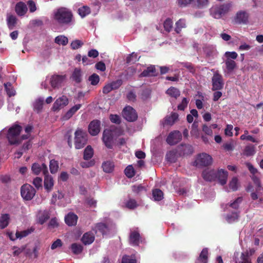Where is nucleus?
Here are the masks:
<instances>
[{
	"label": "nucleus",
	"instance_id": "obj_59",
	"mask_svg": "<svg viewBox=\"0 0 263 263\" xmlns=\"http://www.w3.org/2000/svg\"><path fill=\"white\" fill-rule=\"evenodd\" d=\"M138 204L137 202L134 199H129L125 203V206L126 208L129 209H134L137 206Z\"/></svg>",
	"mask_w": 263,
	"mask_h": 263
},
{
	"label": "nucleus",
	"instance_id": "obj_44",
	"mask_svg": "<svg viewBox=\"0 0 263 263\" xmlns=\"http://www.w3.org/2000/svg\"><path fill=\"white\" fill-rule=\"evenodd\" d=\"M59 163L57 161L52 159L50 161L49 168L51 173L54 174L59 169Z\"/></svg>",
	"mask_w": 263,
	"mask_h": 263
},
{
	"label": "nucleus",
	"instance_id": "obj_58",
	"mask_svg": "<svg viewBox=\"0 0 263 263\" xmlns=\"http://www.w3.org/2000/svg\"><path fill=\"white\" fill-rule=\"evenodd\" d=\"M83 45V42L82 41L76 40L71 42L70 46L72 49L76 50L82 47Z\"/></svg>",
	"mask_w": 263,
	"mask_h": 263
},
{
	"label": "nucleus",
	"instance_id": "obj_47",
	"mask_svg": "<svg viewBox=\"0 0 263 263\" xmlns=\"http://www.w3.org/2000/svg\"><path fill=\"white\" fill-rule=\"evenodd\" d=\"M242 201V197H239L237 198L234 201L229 203L228 206L231 207L234 209H237L239 208L240 204Z\"/></svg>",
	"mask_w": 263,
	"mask_h": 263
},
{
	"label": "nucleus",
	"instance_id": "obj_63",
	"mask_svg": "<svg viewBox=\"0 0 263 263\" xmlns=\"http://www.w3.org/2000/svg\"><path fill=\"white\" fill-rule=\"evenodd\" d=\"M85 203L90 208H96L97 201L92 198H87L85 201Z\"/></svg>",
	"mask_w": 263,
	"mask_h": 263
},
{
	"label": "nucleus",
	"instance_id": "obj_12",
	"mask_svg": "<svg viewBox=\"0 0 263 263\" xmlns=\"http://www.w3.org/2000/svg\"><path fill=\"white\" fill-rule=\"evenodd\" d=\"M216 179L218 180L219 183L221 185H224L227 181L228 173L227 171L223 169H219L216 172Z\"/></svg>",
	"mask_w": 263,
	"mask_h": 263
},
{
	"label": "nucleus",
	"instance_id": "obj_8",
	"mask_svg": "<svg viewBox=\"0 0 263 263\" xmlns=\"http://www.w3.org/2000/svg\"><path fill=\"white\" fill-rule=\"evenodd\" d=\"M35 190L29 184H25L21 188L22 197L26 200H30L35 194Z\"/></svg>",
	"mask_w": 263,
	"mask_h": 263
},
{
	"label": "nucleus",
	"instance_id": "obj_53",
	"mask_svg": "<svg viewBox=\"0 0 263 263\" xmlns=\"http://www.w3.org/2000/svg\"><path fill=\"white\" fill-rule=\"evenodd\" d=\"M124 172L125 174L128 178H132L135 175L134 169L131 165L127 166Z\"/></svg>",
	"mask_w": 263,
	"mask_h": 263
},
{
	"label": "nucleus",
	"instance_id": "obj_35",
	"mask_svg": "<svg viewBox=\"0 0 263 263\" xmlns=\"http://www.w3.org/2000/svg\"><path fill=\"white\" fill-rule=\"evenodd\" d=\"M178 118V115L177 113H172L170 116L166 118L165 121V124L172 125L177 120Z\"/></svg>",
	"mask_w": 263,
	"mask_h": 263
},
{
	"label": "nucleus",
	"instance_id": "obj_48",
	"mask_svg": "<svg viewBox=\"0 0 263 263\" xmlns=\"http://www.w3.org/2000/svg\"><path fill=\"white\" fill-rule=\"evenodd\" d=\"M71 249L73 253L79 254L82 251L83 247L80 244L74 243L71 245Z\"/></svg>",
	"mask_w": 263,
	"mask_h": 263
},
{
	"label": "nucleus",
	"instance_id": "obj_3",
	"mask_svg": "<svg viewBox=\"0 0 263 263\" xmlns=\"http://www.w3.org/2000/svg\"><path fill=\"white\" fill-rule=\"evenodd\" d=\"M231 7L230 4L220 6H214L210 10L211 15L215 18L219 19L228 13Z\"/></svg>",
	"mask_w": 263,
	"mask_h": 263
},
{
	"label": "nucleus",
	"instance_id": "obj_52",
	"mask_svg": "<svg viewBox=\"0 0 263 263\" xmlns=\"http://www.w3.org/2000/svg\"><path fill=\"white\" fill-rule=\"evenodd\" d=\"M139 59L138 55L135 52L129 54L126 58V62L128 64L134 63Z\"/></svg>",
	"mask_w": 263,
	"mask_h": 263
},
{
	"label": "nucleus",
	"instance_id": "obj_38",
	"mask_svg": "<svg viewBox=\"0 0 263 263\" xmlns=\"http://www.w3.org/2000/svg\"><path fill=\"white\" fill-rule=\"evenodd\" d=\"M225 64L228 72H232L236 67L235 62L230 59H227L225 61Z\"/></svg>",
	"mask_w": 263,
	"mask_h": 263
},
{
	"label": "nucleus",
	"instance_id": "obj_31",
	"mask_svg": "<svg viewBox=\"0 0 263 263\" xmlns=\"http://www.w3.org/2000/svg\"><path fill=\"white\" fill-rule=\"evenodd\" d=\"M114 164L110 161H107L102 163V167L104 172L106 173H111L114 168Z\"/></svg>",
	"mask_w": 263,
	"mask_h": 263
},
{
	"label": "nucleus",
	"instance_id": "obj_21",
	"mask_svg": "<svg viewBox=\"0 0 263 263\" xmlns=\"http://www.w3.org/2000/svg\"><path fill=\"white\" fill-rule=\"evenodd\" d=\"M83 72L82 70L78 68L74 69L71 76V79L72 81L76 83H80L82 80Z\"/></svg>",
	"mask_w": 263,
	"mask_h": 263
},
{
	"label": "nucleus",
	"instance_id": "obj_22",
	"mask_svg": "<svg viewBox=\"0 0 263 263\" xmlns=\"http://www.w3.org/2000/svg\"><path fill=\"white\" fill-rule=\"evenodd\" d=\"M94 240L95 236L93 233L90 232L85 233L81 239L82 241L85 245L92 243Z\"/></svg>",
	"mask_w": 263,
	"mask_h": 263
},
{
	"label": "nucleus",
	"instance_id": "obj_24",
	"mask_svg": "<svg viewBox=\"0 0 263 263\" xmlns=\"http://www.w3.org/2000/svg\"><path fill=\"white\" fill-rule=\"evenodd\" d=\"M239 186H240V183L239 182L238 179L236 177H234L230 181V182L229 183V190H228V191H237L238 189V188L239 187Z\"/></svg>",
	"mask_w": 263,
	"mask_h": 263
},
{
	"label": "nucleus",
	"instance_id": "obj_13",
	"mask_svg": "<svg viewBox=\"0 0 263 263\" xmlns=\"http://www.w3.org/2000/svg\"><path fill=\"white\" fill-rule=\"evenodd\" d=\"M249 14L244 11L238 12L235 17V21L238 24H247L248 22Z\"/></svg>",
	"mask_w": 263,
	"mask_h": 263
},
{
	"label": "nucleus",
	"instance_id": "obj_27",
	"mask_svg": "<svg viewBox=\"0 0 263 263\" xmlns=\"http://www.w3.org/2000/svg\"><path fill=\"white\" fill-rule=\"evenodd\" d=\"M256 153L255 147L253 145H247L242 153V155L247 157L253 156Z\"/></svg>",
	"mask_w": 263,
	"mask_h": 263
},
{
	"label": "nucleus",
	"instance_id": "obj_19",
	"mask_svg": "<svg viewBox=\"0 0 263 263\" xmlns=\"http://www.w3.org/2000/svg\"><path fill=\"white\" fill-rule=\"evenodd\" d=\"M78 217L76 214L70 212L65 216V223L69 226H75L78 221Z\"/></svg>",
	"mask_w": 263,
	"mask_h": 263
},
{
	"label": "nucleus",
	"instance_id": "obj_5",
	"mask_svg": "<svg viewBox=\"0 0 263 263\" xmlns=\"http://www.w3.org/2000/svg\"><path fill=\"white\" fill-rule=\"evenodd\" d=\"M74 144L77 149L83 148L86 144L87 134L81 129H78L74 133Z\"/></svg>",
	"mask_w": 263,
	"mask_h": 263
},
{
	"label": "nucleus",
	"instance_id": "obj_17",
	"mask_svg": "<svg viewBox=\"0 0 263 263\" xmlns=\"http://www.w3.org/2000/svg\"><path fill=\"white\" fill-rule=\"evenodd\" d=\"M32 172L36 175L42 172L44 175L48 173V167L45 164L40 165L38 163H34L32 166Z\"/></svg>",
	"mask_w": 263,
	"mask_h": 263
},
{
	"label": "nucleus",
	"instance_id": "obj_57",
	"mask_svg": "<svg viewBox=\"0 0 263 263\" xmlns=\"http://www.w3.org/2000/svg\"><path fill=\"white\" fill-rule=\"evenodd\" d=\"M88 80L91 85H96L99 83V80H100V78L98 74H97L96 73H93V74H92L91 76H90L89 77Z\"/></svg>",
	"mask_w": 263,
	"mask_h": 263
},
{
	"label": "nucleus",
	"instance_id": "obj_39",
	"mask_svg": "<svg viewBox=\"0 0 263 263\" xmlns=\"http://www.w3.org/2000/svg\"><path fill=\"white\" fill-rule=\"evenodd\" d=\"M44 99L42 98H37L33 103L34 110L37 112L40 111L43 107Z\"/></svg>",
	"mask_w": 263,
	"mask_h": 263
},
{
	"label": "nucleus",
	"instance_id": "obj_18",
	"mask_svg": "<svg viewBox=\"0 0 263 263\" xmlns=\"http://www.w3.org/2000/svg\"><path fill=\"white\" fill-rule=\"evenodd\" d=\"M202 177L206 181H212L216 179V171L214 170L206 168L202 172Z\"/></svg>",
	"mask_w": 263,
	"mask_h": 263
},
{
	"label": "nucleus",
	"instance_id": "obj_16",
	"mask_svg": "<svg viewBox=\"0 0 263 263\" xmlns=\"http://www.w3.org/2000/svg\"><path fill=\"white\" fill-rule=\"evenodd\" d=\"M82 107L81 104H77L69 108L66 112L63 115L62 118L64 120H68L71 118L76 112Z\"/></svg>",
	"mask_w": 263,
	"mask_h": 263
},
{
	"label": "nucleus",
	"instance_id": "obj_34",
	"mask_svg": "<svg viewBox=\"0 0 263 263\" xmlns=\"http://www.w3.org/2000/svg\"><path fill=\"white\" fill-rule=\"evenodd\" d=\"M4 86L6 92L9 97L15 95L16 91L10 83L7 82L4 84Z\"/></svg>",
	"mask_w": 263,
	"mask_h": 263
},
{
	"label": "nucleus",
	"instance_id": "obj_2",
	"mask_svg": "<svg viewBox=\"0 0 263 263\" xmlns=\"http://www.w3.org/2000/svg\"><path fill=\"white\" fill-rule=\"evenodd\" d=\"M52 18L57 23L61 26L67 25L72 22V14L68 8L60 7L53 11Z\"/></svg>",
	"mask_w": 263,
	"mask_h": 263
},
{
	"label": "nucleus",
	"instance_id": "obj_60",
	"mask_svg": "<svg viewBox=\"0 0 263 263\" xmlns=\"http://www.w3.org/2000/svg\"><path fill=\"white\" fill-rule=\"evenodd\" d=\"M202 131L207 135L211 137L213 136V131L211 128V126H209L206 124H204L202 126Z\"/></svg>",
	"mask_w": 263,
	"mask_h": 263
},
{
	"label": "nucleus",
	"instance_id": "obj_14",
	"mask_svg": "<svg viewBox=\"0 0 263 263\" xmlns=\"http://www.w3.org/2000/svg\"><path fill=\"white\" fill-rule=\"evenodd\" d=\"M65 77L62 76L54 75L51 77L49 83L53 88H58L64 80Z\"/></svg>",
	"mask_w": 263,
	"mask_h": 263
},
{
	"label": "nucleus",
	"instance_id": "obj_46",
	"mask_svg": "<svg viewBox=\"0 0 263 263\" xmlns=\"http://www.w3.org/2000/svg\"><path fill=\"white\" fill-rule=\"evenodd\" d=\"M93 149L90 146H87L84 152V159L88 160L93 156Z\"/></svg>",
	"mask_w": 263,
	"mask_h": 263
},
{
	"label": "nucleus",
	"instance_id": "obj_33",
	"mask_svg": "<svg viewBox=\"0 0 263 263\" xmlns=\"http://www.w3.org/2000/svg\"><path fill=\"white\" fill-rule=\"evenodd\" d=\"M54 42L59 45L65 46L68 42V39L66 36L60 35L55 38Z\"/></svg>",
	"mask_w": 263,
	"mask_h": 263
},
{
	"label": "nucleus",
	"instance_id": "obj_42",
	"mask_svg": "<svg viewBox=\"0 0 263 263\" xmlns=\"http://www.w3.org/2000/svg\"><path fill=\"white\" fill-rule=\"evenodd\" d=\"M34 231V229L30 228L23 231H17L16 232V238H22L24 237L27 236L29 234L31 233Z\"/></svg>",
	"mask_w": 263,
	"mask_h": 263
},
{
	"label": "nucleus",
	"instance_id": "obj_7",
	"mask_svg": "<svg viewBox=\"0 0 263 263\" xmlns=\"http://www.w3.org/2000/svg\"><path fill=\"white\" fill-rule=\"evenodd\" d=\"M115 133L114 128L105 129L104 130L102 140L106 146L109 148H112Z\"/></svg>",
	"mask_w": 263,
	"mask_h": 263
},
{
	"label": "nucleus",
	"instance_id": "obj_64",
	"mask_svg": "<svg viewBox=\"0 0 263 263\" xmlns=\"http://www.w3.org/2000/svg\"><path fill=\"white\" fill-rule=\"evenodd\" d=\"M33 184L37 188L39 189L42 186V179L40 177H36L33 179Z\"/></svg>",
	"mask_w": 263,
	"mask_h": 263
},
{
	"label": "nucleus",
	"instance_id": "obj_50",
	"mask_svg": "<svg viewBox=\"0 0 263 263\" xmlns=\"http://www.w3.org/2000/svg\"><path fill=\"white\" fill-rule=\"evenodd\" d=\"M121 263H137L134 256L124 255L122 259Z\"/></svg>",
	"mask_w": 263,
	"mask_h": 263
},
{
	"label": "nucleus",
	"instance_id": "obj_25",
	"mask_svg": "<svg viewBox=\"0 0 263 263\" xmlns=\"http://www.w3.org/2000/svg\"><path fill=\"white\" fill-rule=\"evenodd\" d=\"M109 227L106 224L103 223H99L96 226L95 230L96 233L100 232L103 235H104L109 232Z\"/></svg>",
	"mask_w": 263,
	"mask_h": 263
},
{
	"label": "nucleus",
	"instance_id": "obj_45",
	"mask_svg": "<svg viewBox=\"0 0 263 263\" xmlns=\"http://www.w3.org/2000/svg\"><path fill=\"white\" fill-rule=\"evenodd\" d=\"M166 93L169 96L174 97L175 98H177L180 96V91L176 88L171 87L168 88L166 91Z\"/></svg>",
	"mask_w": 263,
	"mask_h": 263
},
{
	"label": "nucleus",
	"instance_id": "obj_61",
	"mask_svg": "<svg viewBox=\"0 0 263 263\" xmlns=\"http://www.w3.org/2000/svg\"><path fill=\"white\" fill-rule=\"evenodd\" d=\"M26 247L25 246H22L20 248H18L16 247H13V254L14 256H18L22 252H23L25 250Z\"/></svg>",
	"mask_w": 263,
	"mask_h": 263
},
{
	"label": "nucleus",
	"instance_id": "obj_41",
	"mask_svg": "<svg viewBox=\"0 0 263 263\" xmlns=\"http://www.w3.org/2000/svg\"><path fill=\"white\" fill-rule=\"evenodd\" d=\"M155 68L154 66H151L144 70L141 73L142 77L153 76L155 75Z\"/></svg>",
	"mask_w": 263,
	"mask_h": 263
},
{
	"label": "nucleus",
	"instance_id": "obj_11",
	"mask_svg": "<svg viewBox=\"0 0 263 263\" xmlns=\"http://www.w3.org/2000/svg\"><path fill=\"white\" fill-rule=\"evenodd\" d=\"M181 137L182 135L180 132L174 131L168 135L166 142L170 145H174L180 141Z\"/></svg>",
	"mask_w": 263,
	"mask_h": 263
},
{
	"label": "nucleus",
	"instance_id": "obj_26",
	"mask_svg": "<svg viewBox=\"0 0 263 263\" xmlns=\"http://www.w3.org/2000/svg\"><path fill=\"white\" fill-rule=\"evenodd\" d=\"M10 222V216L8 214H2L0 217V229H4L6 228Z\"/></svg>",
	"mask_w": 263,
	"mask_h": 263
},
{
	"label": "nucleus",
	"instance_id": "obj_4",
	"mask_svg": "<svg viewBox=\"0 0 263 263\" xmlns=\"http://www.w3.org/2000/svg\"><path fill=\"white\" fill-rule=\"evenodd\" d=\"M212 157L210 155L203 153L196 157L193 165L197 167L206 166L212 164Z\"/></svg>",
	"mask_w": 263,
	"mask_h": 263
},
{
	"label": "nucleus",
	"instance_id": "obj_15",
	"mask_svg": "<svg viewBox=\"0 0 263 263\" xmlns=\"http://www.w3.org/2000/svg\"><path fill=\"white\" fill-rule=\"evenodd\" d=\"M88 130L91 135H97L100 130V122L98 120L91 121L89 125Z\"/></svg>",
	"mask_w": 263,
	"mask_h": 263
},
{
	"label": "nucleus",
	"instance_id": "obj_49",
	"mask_svg": "<svg viewBox=\"0 0 263 263\" xmlns=\"http://www.w3.org/2000/svg\"><path fill=\"white\" fill-rule=\"evenodd\" d=\"M90 12V8L87 6L82 7L78 9V13L80 15L84 17Z\"/></svg>",
	"mask_w": 263,
	"mask_h": 263
},
{
	"label": "nucleus",
	"instance_id": "obj_9",
	"mask_svg": "<svg viewBox=\"0 0 263 263\" xmlns=\"http://www.w3.org/2000/svg\"><path fill=\"white\" fill-rule=\"evenodd\" d=\"M123 116L129 122H133L137 118V115L135 109L130 106H126L123 110Z\"/></svg>",
	"mask_w": 263,
	"mask_h": 263
},
{
	"label": "nucleus",
	"instance_id": "obj_51",
	"mask_svg": "<svg viewBox=\"0 0 263 263\" xmlns=\"http://www.w3.org/2000/svg\"><path fill=\"white\" fill-rule=\"evenodd\" d=\"M195 5L198 8H204L209 3V0H195Z\"/></svg>",
	"mask_w": 263,
	"mask_h": 263
},
{
	"label": "nucleus",
	"instance_id": "obj_29",
	"mask_svg": "<svg viewBox=\"0 0 263 263\" xmlns=\"http://www.w3.org/2000/svg\"><path fill=\"white\" fill-rule=\"evenodd\" d=\"M208 259V251L206 248L203 249L200 254L196 263H207Z\"/></svg>",
	"mask_w": 263,
	"mask_h": 263
},
{
	"label": "nucleus",
	"instance_id": "obj_40",
	"mask_svg": "<svg viewBox=\"0 0 263 263\" xmlns=\"http://www.w3.org/2000/svg\"><path fill=\"white\" fill-rule=\"evenodd\" d=\"M204 52L207 56H214L216 54L215 47L213 46H207L203 48Z\"/></svg>",
	"mask_w": 263,
	"mask_h": 263
},
{
	"label": "nucleus",
	"instance_id": "obj_30",
	"mask_svg": "<svg viewBox=\"0 0 263 263\" xmlns=\"http://www.w3.org/2000/svg\"><path fill=\"white\" fill-rule=\"evenodd\" d=\"M49 218V213L48 211H40L37 215L38 222L40 224H43Z\"/></svg>",
	"mask_w": 263,
	"mask_h": 263
},
{
	"label": "nucleus",
	"instance_id": "obj_43",
	"mask_svg": "<svg viewBox=\"0 0 263 263\" xmlns=\"http://www.w3.org/2000/svg\"><path fill=\"white\" fill-rule=\"evenodd\" d=\"M153 197L155 201H160L163 198V193L159 189H155L153 191Z\"/></svg>",
	"mask_w": 263,
	"mask_h": 263
},
{
	"label": "nucleus",
	"instance_id": "obj_62",
	"mask_svg": "<svg viewBox=\"0 0 263 263\" xmlns=\"http://www.w3.org/2000/svg\"><path fill=\"white\" fill-rule=\"evenodd\" d=\"M166 160L170 162H174L176 160L175 153L174 152H169L166 155Z\"/></svg>",
	"mask_w": 263,
	"mask_h": 263
},
{
	"label": "nucleus",
	"instance_id": "obj_6",
	"mask_svg": "<svg viewBox=\"0 0 263 263\" xmlns=\"http://www.w3.org/2000/svg\"><path fill=\"white\" fill-rule=\"evenodd\" d=\"M69 104V99L65 95L58 98L54 102L51 109L54 112H58L63 109Z\"/></svg>",
	"mask_w": 263,
	"mask_h": 263
},
{
	"label": "nucleus",
	"instance_id": "obj_36",
	"mask_svg": "<svg viewBox=\"0 0 263 263\" xmlns=\"http://www.w3.org/2000/svg\"><path fill=\"white\" fill-rule=\"evenodd\" d=\"M7 22L9 28L12 29L16 23V18L14 15L9 14L7 16Z\"/></svg>",
	"mask_w": 263,
	"mask_h": 263
},
{
	"label": "nucleus",
	"instance_id": "obj_28",
	"mask_svg": "<svg viewBox=\"0 0 263 263\" xmlns=\"http://www.w3.org/2000/svg\"><path fill=\"white\" fill-rule=\"evenodd\" d=\"M130 243L134 246H137L140 241V234L136 231L131 232L129 238Z\"/></svg>",
	"mask_w": 263,
	"mask_h": 263
},
{
	"label": "nucleus",
	"instance_id": "obj_55",
	"mask_svg": "<svg viewBox=\"0 0 263 263\" xmlns=\"http://www.w3.org/2000/svg\"><path fill=\"white\" fill-rule=\"evenodd\" d=\"M252 179L257 186L256 192L258 193H262L263 192V189L260 185V182L259 179L256 176H253L252 177Z\"/></svg>",
	"mask_w": 263,
	"mask_h": 263
},
{
	"label": "nucleus",
	"instance_id": "obj_10",
	"mask_svg": "<svg viewBox=\"0 0 263 263\" xmlns=\"http://www.w3.org/2000/svg\"><path fill=\"white\" fill-rule=\"evenodd\" d=\"M212 89L213 90H219L222 88L223 86V82L222 77L221 74L218 72H215L212 79Z\"/></svg>",
	"mask_w": 263,
	"mask_h": 263
},
{
	"label": "nucleus",
	"instance_id": "obj_23",
	"mask_svg": "<svg viewBox=\"0 0 263 263\" xmlns=\"http://www.w3.org/2000/svg\"><path fill=\"white\" fill-rule=\"evenodd\" d=\"M27 11V8L25 3L23 2H19L16 5L15 11L18 15H24Z\"/></svg>",
	"mask_w": 263,
	"mask_h": 263
},
{
	"label": "nucleus",
	"instance_id": "obj_56",
	"mask_svg": "<svg viewBox=\"0 0 263 263\" xmlns=\"http://www.w3.org/2000/svg\"><path fill=\"white\" fill-rule=\"evenodd\" d=\"M173 22L170 18H167L164 22V28L166 31L170 32L172 29Z\"/></svg>",
	"mask_w": 263,
	"mask_h": 263
},
{
	"label": "nucleus",
	"instance_id": "obj_32",
	"mask_svg": "<svg viewBox=\"0 0 263 263\" xmlns=\"http://www.w3.org/2000/svg\"><path fill=\"white\" fill-rule=\"evenodd\" d=\"M239 217V213L237 212H234L228 214L226 217V220L228 223H232L236 221Z\"/></svg>",
	"mask_w": 263,
	"mask_h": 263
},
{
	"label": "nucleus",
	"instance_id": "obj_1",
	"mask_svg": "<svg viewBox=\"0 0 263 263\" xmlns=\"http://www.w3.org/2000/svg\"><path fill=\"white\" fill-rule=\"evenodd\" d=\"M22 130V127L17 124L12 125L8 130L6 128L0 132V147H2L5 142V136L7 134V139L11 145L19 144L23 139L22 136H20V133Z\"/></svg>",
	"mask_w": 263,
	"mask_h": 263
},
{
	"label": "nucleus",
	"instance_id": "obj_37",
	"mask_svg": "<svg viewBox=\"0 0 263 263\" xmlns=\"http://www.w3.org/2000/svg\"><path fill=\"white\" fill-rule=\"evenodd\" d=\"M175 26V30L179 33L182 28L186 27L185 21L184 19H180L176 23Z\"/></svg>",
	"mask_w": 263,
	"mask_h": 263
},
{
	"label": "nucleus",
	"instance_id": "obj_20",
	"mask_svg": "<svg viewBox=\"0 0 263 263\" xmlns=\"http://www.w3.org/2000/svg\"><path fill=\"white\" fill-rule=\"evenodd\" d=\"M44 187L47 192H50L54 185V181L51 176L46 175L44 178Z\"/></svg>",
	"mask_w": 263,
	"mask_h": 263
},
{
	"label": "nucleus",
	"instance_id": "obj_54",
	"mask_svg": "<svg viewBox=\"0 0 263 263\" xmlns=\"http://www.w3.org/2000/svg\"><path fill=\"white\" fill-rule=\"evenodd\" d=\"M241 261L239 263H251V259L249 258V253L248 252H243L241 253Z\"/></svg>",
	"mask_w": 263,
	"mask_h": 263
}]
</instances>
